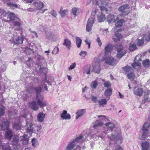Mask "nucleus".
Instances as JSON below:
<instances>
[{"mask_svg":"<svg viewBox=\"0 0 150 150\" xmlns=\"http://www.w3.org/2000/svg\"><path fill=\"white\" fill-rule=\"evenodd\" d=\"M93 71L96 73H99L100 71V65L98 64L95 66L93 68Z\"/></svg>","mask_w":150,"mask_h":150,"instance_id":"35","label":"nucleus"},{"mask_svg":"<svg viewBox=\"0 0 150 150\" xmlns=\"http://www.w3.org/2000/svg\"><path fill=\"white\" fill-rule=\"evenodd\" d=\"M140 55H138L136 56L135 59V60L137 61V62H135L134 63H132V67L135 68L137 66L140 67L141 65V64L139 62V61H141L142 60L140 58Z\"/></svg>","mask_w":150,"mask_h":150,"instance_id":"11","label":"nucleus"},{"mask_svg":"<svg viewBox=\"0 0 150 150\" xmlns=\"http://www.w3.org/2000/svg\"><path fill=\"white\" fill-rule=\"evenodd\" d=\"M7 5L11 8L14 9L18 7V5L11 2H9L7 4Z\"/></svg>","mask_w":150,"mask_h":150,"instance_id":"31","label":"nucleus"},{"mask_svg":"<svg viewBox=\"0 0 150 150\" xmlns=\"http://www.w3.org/2000/svg\"><path fill=\"white\" fill-rule=\"evenodd\" d=\"M107 100L106 99H101L99 100L98 103L100 106H103L104 105H105L107 103Z\"/></svg>","mask_w":150,"mask_h":150,"instance_id":"36","label":"nucleus"},{"mask_svg":"<svg viewBox=\"0 0 150 150\" xmlns=\"http://www.w3.org/2000/svg\"><path fill=\"white\" fill-rule=\"evenodd\" d=\"M59 48L57 47H56L54 48L52 52V53L53 54H57L59 51Z\"/></svg>","mask_w":150,"mask_h":150,"instance_id":"57","label":"nucleus"},{"mask_svg":"<svg viewBox=\"0 0 150 150\" xmlns=\"http://www.w3.org/2000/svg\"><path fill=\"white\" fill-rule=\"evenodd\" d=\"M50 13L54 17H56L57 16V12L54 10H52L50 12Z\"/></svg>","mask_w":150,"mask_h":150,"instance_id":"58","label":"nucleus"},{"mask_svg":"<svg viewBox=\"0 0 150 150\" xmlns=\"http://www.w3.org/2000/svg\"><path fill=\"white\" fill-rule=\"evenodd\" d=\"M145 39L147 41H150V32L148 33L145 35Z\"/></svg>","mask_w":150,"mask_h":150,"instance_id":"55","label":"nucleus"},{"mask_svg":"<svg viewBox=\"0 0 150 150\" xmlns=\"http://www.w3.org/2000/svg\"><path fill=\"white\" fill-rule=\"evenodd\" d=\"M26 132L31 135L33 133L38 134L42 129V127L40 124L36 125L35 128H34L31 121H27L26 124Z\"/></svg>","mask_w":150,"mask_h":150,"instance_id":"1","label":"nucleus"},{"mask_svg":"<svg viewBox=\"0 0 150 150\" xmlns=\"http://www.w3.org/2000/svg\"><path fill=\"white\" fill-rule=\"evenodd\" d=\"M5 108L3 106H0V116L4 115L5 113Z\"/></svg>","mask_w":150,"mask_h":150,"instance_id":"50","label":"nucleus"},{"mask_svg":"<svg viewBox=\"0 0 150 150\" xmlns=\"http://www.w3.org/2000/svg\"><path fill=\"white\" fill-rule=\"evenodd\" d=\"M144 43V40L142 38L141 40L138 39L137 41V45L138 46H141Z\"/></svg>","mask_w":150,"mask_h":150,"instance_id":"52","label":"nucleus"},{"mask_svg":"<svg viewBox=\"0 0 150 150\" xmlns=\"http://www.w3.org/2000/svg\"><path fill=\"white\" fill-rule=\"evenodd\" d=\"M98 117L100 119L104 120L105 121L108 120V119L106 118L105 116L104 115H98Z\"/></svg>","mask_w":150,"mask_h":150,"instance_id":"61","label":"nucleus"},{"mask_svg":"<svg viewBox=\"0 0 150 150\" xmlns=\"http://www.w3.org/2000/svg\"><path fill=\"white\" fill-rule=\"evenodd\" d=\"M113 49L112 46L110 44H108L105 47V53L106 54L109 52Z\"/></svg>","mask_w":150,"mask_h":150,"instance_id":"28","label":"nucleus"},{"mask_svg":"<svg viewBox=\"0 0 150 150\" xmlns=\"http://www.w3.org/2000/svg\"><path fill=\"white\" fill-rule=\"evenodd\" d=\"M10 12H7L1 9L0 8V16L2 15H3V16H7V17L8 16V15L9 13Z\"/></svg>","mask_w":150,"mask_h":150,"instance_id":"47","label":"nucleus"},{"mask_svg":"<svg viewBox=\"0 0 150 150\" xmlns=\"http://www.w3.org/2000/svg\"><path fill=\"white\" fill-rule=\"evenodd\" d=\"M119 19L118 17H116L114 15H109L107 17V20L109 24L110 23L112 22L115 23L116 21Z\"/></svg>","mask_w":150,"mask_h":150,"instance_id":"10","label":"nucleus"},{"mask_svg":"<svg viewBox=\"0 0 150 150\" xmlns=\"http://www.w3.org/2000/svg\"><path fill=\"white\" fill-rule=\"evenodd\" d=\"M32 145L34 147H35L38 144V142L36 139L35 138H33L32 140Z\"/></svg>","mask_w":150,"mask_h":150,"instance_id":"51","label":"nucleus"},{"mask_svg":"<svg viewBox=\"0 0 150 150\" xmlns=\"http://www.w3.org/2000/svg\"><path fill=\"white\" fill-rule=\"evenodd\" d=\"M30 107L34 111L37 110L38 108V105L36 102L35 100H33L30 104Z\"/></svg>","mask_w":150,"mask_h":150,"instance_id":"17","label":"nucleus"},{"mask_svg":"<svg viewBox=\"0 0 150 150\" xmlns=\"http://www.w3.org/2000/svg\"><path fill=\"white\" fill-rule=\"evenodd\" d=\"M68 12V10H62V7H61L60 10L59 11V13L61 16V17H64L67 15L66 13Z\"/></svg>","mask_w":150,"mask_h":150,"instance_id":"33","label":"nucleus"},{"mask_svg":"<svg viewBox=\"0 0 150 150\" xmlns=\"http://www.w3.org/2000/svg\"><path fill=\"white\" fill-rule=\"evenodd\" d=\"M34 90L35 91V92L37 95L36 97H37L38 96H43L40 94V93L42 91L40 86H37L35 88Z\"/></svg>","mask_w":150,"mask_h":150,"instance_id":"30","label":"nucleus"},{"mask_svg":"<svg viewBox=\"0 0 150 150\" xmlns=\"http://www.w3.org/2000/svg\"><path fill=\"white\" fill-rule=\"evenodd\" d=\"M115 48L118 52L117 57L119 59L122 58L126 53L125 50L123 49L122 45L117 44L115 45Z\"/></svg>","mask_w":150,"mask_h":150,"instance_id":"6","label":"nucleus"},{"mask_svg":"<svg viewBox=\"0 0 150 150\" xmlns=\"http://www.w3.org/2000/svg\"><path fill=\"white\" fill-rule=\"evenodd\" d=\"M98 4H100V5H103L105 6H108L109 0H98Z\"/></svg>","mask_w":150,"mask_h":150,"instance_id":"27","label":"nucleus"},{"mask_svg":"<svg viewBox=\"0 0 150 150\" xmlns=\"http://www.w3.org/2000/svg\"><path fill=\"white\" fill-rule=\"evenodd\" d=\"M60 116L63 120H69L71 118L70 115L67 113L66 110H64L63 112L60 114Z\"/></svg>","mask_w":150,"mask_h":150,"instance_id":"13","label":"nucleus"},{"mask_svg":"<svg viewBox=\"0 0 150 150\" xmlns=\"http://www.w3.org/2000/svg\"><path fill=\"white\" fill-rule=\"evenodd\" d=\"M33 5L35 7L36 10H40L42 8L43 6V3L41 1H37L33 3Z\"/></svg>","mask_w":150,"mask_h":150,"instance_id":"12","label":"nucleus"},{"mask_svg":"<svg viewBox=\"0 0 150 150\" xmlns=\"http://www.w3.org/2000/svg\"><path fill=\"white\" fill-rule=\"evenodd\" d=\"M98 20L99 22L103 21L105 19V15L102 13H100L97 15Z\"/></svg>","mask_w":150,"mask_h":150,"instance_id":"23","label":"nucleus"},{"mask_svg":"<svg viewBox=\"0 0 150 150\" xmlns=\"http://www.w3.org/2000/svg\"><path fill=\"white\" fill-rule=\"evenodd\" d=\"M124 70L126 72L129 71L132 68L131 67L128 66H126L123 68Z\"/></svg>","mask_w":150,"mask_h":150,"instance_id":"53","label":"nucleus"},{"mask_svg":"<svg viewBox=\"0 0 150 150\" xmlns=\"http://www.w3.org/2000/svg\"><path fill=\"white\" fill-rule=\"evenodd\" d=\"M143 91L142 88H134V93L137 96H141L143 93Z\"/></svg>","mask_w":150,"mask_h":150,"instance_id":"20","label":"nucleus"},{"mask_svg":"<svg viewBox=\"0 0 150 150\" xmlns=\"http://www.w3.org/2000/svg\"><path fill=\"white\" fill-rule=\"evenodd\" d=\"M104 86L105 87H109L111 86V84L109 81H108L104 83Z\"/></svg>","mask_w":150,"mask_h":150,"instance_id":"59","label":"nucleus"},{"mask_svg":"<svg viewBox=\"0 0 150 150\" xmlns=\"http://www.w3.org/2000/svg\"><path fill=\"white\" fill-rule=\"evenodd\" d=\"M103 125V123L99 120H97L95 122L94 125L93 126L94 128L97 129Z\"/></svg>","mask_w":150,"mask_h":150,"instance_id":"24","label":"nucleus"},{"mask_svg":"<svg viewBox=\"0 0 150 150\" xmlns=\"http://www.w3.org/2000/svg\"><path fill=\"white\" fill-rule=\"evenodd\" d=\"M40 71L45 73V72L46 71V67H42L41 66H40Z\"/></svg>","mask_w":150,"mask_h":150,"instance_id":"60","label":"nucleus"},{"mask_svg":"<svg viewBox=\"0 0 150 150\" xmlns=\"http://www.w3.org/2000/svg\"><path fill=\"white\" fill-rule=\"evenodd\" d=\"M134 74L133 72H131L127 74V77L130 79H134Z\"/></svg>","mask_w":150,"mask_h":150,"instance_id":"48","label":"nucleus"},{"mask_svg":"<svg viewBox=\"0 0 150 150\" xmlns=\"http://www.w3.org/2000/svg\"><path fill=\"white\" fill-rule=\"evenodd\" d=\"M71 41L69 39L67 38L64 40L63 45L66 46V47L70 50L71 47Z\"/></svg>","mask_w":150,"mask_h":150,"instance_id":"19","label":"nucleus"},{"mask_svg":"<svg viewBox=\"0 0 150 150\" xmlns=\"http://www.w3.org/2000/svg\"><path fill=\"white\" fill-rule=\"evenodd\" d=\"M143 150H147L149 146V144L148 142H145L143 143L142 144Z\"/></svg>","mask_w":150,"mask_h":150,"instance_id":"32","label":"nucleus"},{"mask_svg":"<svg viewBox=\"0 0 150 150\" xmlns=\"http://www.w3.org/2000/svg\"><path fill=\"white\" fill-rule=\"evenodd\" d=\"M12 136V133L11 130H9L6 131L5 135L6 139H10Z\"/></svg>","mask_w":150,"mask_h":150,"instance_id":"26","label":"nucleus"},{"mask_svg":"<svg viewBox=\"0 0 150 150\" xmlns=\"http://www.w3.org/2000/svg\"><path fill=\"white\" fill-rule=\"evenodd\" d=\"M150 127V123L148 122L145 123L142 128L143 134L142 136L141 139L144 140L147 137L149 136L150 133L148 128Z\"/></svg>","mask_w":150,"mask_h":150,"instance_id":"4","label":"nucleus"},{"mask_svg":"<svg viewBox=\"0 0 150 150\" xmlns=\"http://www.w3.org/2000/svg\"><path fill=\"white\" fill-rule=\"evenodd\" d=\"M79 9L76 8H73L71 11V13L76 16L79 13Z\"/></svg>","mask_w":150,"mask_h":150,"instance_id":"29","label":"nucleus"},{"mask_svg":"<svg viewBox=\"0 0 150 150\" xmlns=\"http://www.w3.org/2000/svg\"><path fill=\"white\" fill-rule=\"evenodd\" d=\"M7 18L9 19V20H8V21L13 22L14 26L17 27L16 29L17 30H19L21 27V24L19 22L20 21V18L16 17L15 14L11 12L8 13Z\"/></svg>","mask_w":150,"mask_h":150,"instance_id":"2","label":"nucleus"},{"mask_svg":"<svg viewBox=\"0 0 150 150\" xmlns=\"http://www.w3.org/2000/svg\"><path fill=\"white\" fill-rule=\"evenodd\" d=\"M98 85L97 82L96 81H94L92 82L91 84V87L93 88H95Z\"/></svg>","mask_w":150,"mask_h":150,"instance_id":"54","label":"nucleus"},{"mask_svg":"<svg viewBox=\"0 0 150 150\" xmlns=\"http://www.w3.org/2000/svg\"><path fill=\"white\" fill-rule=\"evenodd\" d=\"M3 150H11V148L8 144H4L2 147Z\"/></svg>","mask_w":150,"mask_h":150,"instance_id":"43","label":"nucleus"},{"mask_svg":"<svg viewBox=\"0 0 150 150\" xmlns=\"http://www.w3.org/2000/svg\"><path fill=\"white\" fill-rule=\"evenodd\" d=\"M29 31L31 33H33V37L35 36L36 38H38V35L36 32L32 31L30 29H29Z\"/></svg>","mask_w":150,"mask_h":150,"instance_id":"62","label":"nucleus"},{"mask_svg":"<svg viewBox=\"0 0 150 150\" xmlns=\"http://www.w3.org/2000/svg\"><path fill=\"white\" fill-rule=\"evenodd\" d=\"M149 61L148 59H146L143 62L142 64L144 66L147 67L149 66Z\"/></svg>","mask_w":150,"mask_h":150,"instance_id":"45","label":"nucleus"},{"mask_svg":"<svg viewBox=\"0 0 150 150\" xmlns=\"http://www.w3.org/2000/svg\"><path fill=\"white\" fill-rule=\"evenodd\" d=\"M84 137L80 135L77 137L72 142L69 143L67 146L66 149L67 150H70L73 149L75 146L76 147L79 145L78 144L79 143H81L84 141Z\"/></svg>","mask_w":150,"mask_h":150,"instance_id":"3","label":"nucleus"},{"mask_svg":"<svg viewBox=\"0 0 150 150\" xmlns=\"http://www.w3.org/2000/svg\"><path fill=\"white\" fill-rule=\"evenodd\" d=\"M120 30L118 29V31L116 32L115 33V38H114L113 39H114V41L115 42L120 40L122 38V35L118 33V31Z\"/></svg>","mask_w":150,"mask_h":150,"instance_id":"25","label":"nucleus"},{"mask_svg":"<svg viewBox=\"0 0 150 150\" xmlns=\"http://www.w3.org/2000/svg\"><path fill=\"white\" fill-rule=\"evenodd\" d=\"M110 138L111 140H118L119 139V137L117 135H114L112 134L111 136L110 137Z\"/></svg>","mask_w":150,"mask_h":150,"instance_id":"42","label":"nucleus"},{"mask_svg":"<svg viewBox=\"0 0 150 150\" xmlns=\"http://www.w3.org/2000/svg\"><path fill=\"white\" fill-rule=\"evenodd\" d=\"M45 117V114L42 112H40L37 116V120L39 122H41L44 121Z\"/></svg>","mask_w":150,"mask_h":150,"instance_id":"18","label":"nucleus"},{"mask_svg":"<svg viewBox=\"0 0 150 150\" xmlns=\"http://www.w3.org/2000/svg\"><path fill=\"white\" fill-rule=\"evenodd\" d=\"M77 47L78 48H79L80 47L82 43V40L79 37H75Z\"/></svg>","mask_w":150,"mask_h":150,"instance_id":"34","label":"nucleus"},{"mask_svg":"<svg viewBox=\"0 0 150 150\" xmlns=\"http://www.w3.org/2000/svg\"><path fill=\"white\" fill-rule=\"evenodd\" d=\"M136 46L134 44H130L129 50L131 51H134L136 48Z\"/></svg>","mask_w":150,"mask_h":150,"instance_id":"46","label":"nucleus"},{"mask_svg":"<svg viewBox=\"0 0 150 150\" xmlns=\"http://www.w3.org/2000/svg\"><path fill=\"white\" fill-rule=\"evenodd\" d=\"M105 125L109 128H110L111 130L115 127V125L114 124L110 122H108L105 123Z\"/></svg>","mask_w":150,"mask_h":150,"instance_id":"40","label":"nucleus"},{"mask_svg":"<svg viewBox=\"0 0 150 150\" xmlns=\"http://www.w3.org/2000/svg\"><path fill=\"white\" fill-rule=\"evenodd\" d=\"M79 55L83 57H85L87 55V52L86 51H81L79 53Z\"/></svg>","mask_w":150,"mask_h":150,"instance_id":"56","label":"nucleus"},{"mask_svg":"<svg viewBox=\"0 0 150 150\" xmlns=\"http://www.w3.org/2000/svg\"><path fill=\"white\" fill-rule=\"evenodd\" d=\"M11 144L14 145H17L19 142L18 137L17 135L13 136L10 139Z\"/></svg>","mask_w":150,"mask_h":150,"instance_id":"16","label":"nucleus"},{"mask_svg":"<svg viewBox=\"0 0 150 150\" xmlns=\"http://www.w3.org/2000/svg\"><path fill=\"white\" fill-rule=\"evenodd\" d=\"M124 23V21L123 19H121L120 21H117L115 23V26L119 28L122 26Z\"/></svg>","mask_w":150,"mask_h":150,"instance_id":"37","label":"nucleus"},{"mask_svg":"<svg viewBox=\"0 0 150 150\" xmlns=\"http://www.w3.org/2000/svg\"><path fill=\"white\" fill-rule=\"evenodd\" d=\"M34 89L35 88L33 87L32 86H30L27 89V91L30 93H33L35 90Z\"/></svg>","mask_w":150,"mask_h":150,"instance_id":"49","label":"nucleus"},{"mask_svg":"<svg viewBox=\"0 0 150 150\" xmlns=\"http://www.w3.org/2000/svg\"><path fill=\"white\" fill-rule=\"evenodd\" d=\"M13 40L14 42L16 44H21L23 42V38L22 37L16 36L14 37Z\"/></svg>","mask_w":150,"mask_h":150,"instance_id":"15","label":"nucleus"},{"mask_svg":"<svg viewBox=\"0 0 150 150\" xmlns=\"http://www.w3.org/2000/svg\"><path fill=\"white\" fill-rule=\"evenodd\" d=\"M9 123L7 120H4L2 122L1 125V129L4 130L8 128Z\"/></svg>","mask_w":150,"mask_h":150,"instance_id":"21","label":"nucleus"},{"mask_svg":"<svg viewBox=\"0 0 150 150\" xmlns=\"http://www.w3.org/2000/svg\"><path fill=\"white\" fill-rule=\"evenodd\" d=\"M13 128L16 130L20 129L21 127V125L20 123H15L13 125Z\"/></svg>","mask_w":150,"mask_h":150,"instance_id":"39","label":"nucleus"},{"mask_svg":"<svg viewBox=\"0 0 150 150\" xmlns=\"http://www.w3.org/2000/svg\"><path fill=\"white\" fill-rule=\"evenodd\" d=\"M94 21V18L93 16H91L88 19L86 26V30L88 32L90 31L92 29Z\"/></svg>","mask_w":150,"mask_h":150,"instance_id":"8","label":"nucleus"},{"mask_svg":"<svg viewBox=\"0 0 150 150\" xmlns=\"http://www.w3.org/2000/svg\"><path fill=\"white\" fill-rule=\"evenodd\" d=\"M98 1H96V4H98V5L99 6L100 10L102 11H105V12H107L108 10L106 8V7L107 6H104L100 5V4H98Z\"/></svg>","mask_w":150,"mask_h":150,"instance_id":"41","label":"nucleus"},{"mask_svg":"<svg viewBox=\"0 0 150 150\" xmlns=\"http://www.w3.org/2000/svg\"><path fill=\"white\" fill-rule=\"evenodd\" d=\"M44 98L43 96H38L37 97L35 98V100L40 108H43L47 105V103L43 100Z\"/></svg>","mask_w":150,"mask_h":150,"instance_id":"7","label":"nucleus"},{"mask_svg":"<svg viewBox=\"0 0 150 150\" xmlns=\"http://www.w3.org/2000/svg\"><path fill=\"white\" fill-rule=\"evenodd\" d=\"M76 66V64L75 63L72 64L70 66L69 69V70H71L74 69Z\"/></svg>","mask_w":150,"mask_h":150,"instance_id":"63","label":"nucleus"},{"mask_svg":"<svg viewBox=\"0 0 150 150\" xmlns=\"http://www.w3.org/2000/svg\"><path fill=\"white\" fill-rule=\"evenodd\" d=\"M112 93V91L111 88H108L105 91L104 94L105 96L108 97L111 96Z\"/></svg>","mask_w":150,"mask_h":150,"instance_id":"38","label":"nucleus"},{"mask_svg":"<svg viewBox=\"0 0 150 150\" xmlns=\"http://www.w3.org/2000/svg\"><path fill=\"white\" fill-rule=\"evenodd\" d=\"M98 98L97 97L92 96H91V100L92 101H93L94 103H96V102Z\"/></svg>","mask_w":150,"mask_h":150,"instance_id":"64","label":"nucleus"},{"mask_svg":"<svg viewBox=\"0 0 150 150\" xmlns=\"http://www.w3.org/2000/svg\"><path fill=\"white\" fill-rule=\"evenodd\" d=\"M86 112V110L85 109H80L77 111L76 112V120L79 117L82 116L84 115Z\"/></svg>","mask_w":150,"mask_h":150,"instance_id":"14","label":"nucleus"},{"mask_svg":"<svg viewBox=\"0 0 150 150\" xmlns=\"http://www.w3.org/2000/svg\"><path fill=\"white\" fill-rule=\"evenodd\" d=\"M22 143L23 144H27L29 141L28 136L26 135H24L21 137Z\"/></svg>","mask_w":150,"mask_h":150,"instance_id":"22","label":"nucleus"},{"mask_svg":"<svg viewBox=\"0 0 150 150\" xmlns=\"http://www.w3.org/2000/svg\"><path fill=\"white\" fill-rule=\"evenodd\" d=\"M150 102V98L147 95H145L144 96V98L142 101V103H144L146 102Z\"/></svg>","mask_w":150,"mask_h":150,"instance_id":"44","label":"nucleus"},{"mask_svg":"<svg viewBox=\"0 0 150 150\" xmlns=\"http://www.w3.org/2000/svg\"><path fill=\"white\" fill-rule=\"evenodd\" d=\"M130 7L128 4H126L121 6L118 8V11L120 12V15L125 16L127 15L130 12Z\"/></svg>","mask_w":150,"mask_h":150,"instance_id":"5","label":"nucleus"},{"mask_svg":"<svg viewBox=\"0 0 150 150\" xmlns=\"http://www.w3.org/2000/svg\"><path fill=\"white\" fill-rule=\"evenodd\" d=\"M105 63L109 65L114 66L116 64V61L113 57H108L105 59Z\"/></svg>","mask_w":150,"mask_h":150,"instance_id":"9","label":"nucleus"}]
</instances>
